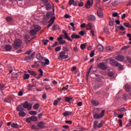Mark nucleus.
<instances>
[{"mask_svg":"<svg viewBox=\"0 0 131 131\" xmlns=\"http://www.w3.org/2000/svg\"><path fill=\"white\" fill-rule=\"evenodd\" d=\"M97 15L100 18H103V12L101 11H97Z\"/></svg>","mask_w":131,"mask_h":131,"instance_id":"2f4dec72","label":"nucleus"},{"mask_svg":"<svg viewBox=\"0 0 131 131\" xmlns=\"http://www.w3.org/2000/svg\"><path fill=\"white\" fill-rule=\"evenodd\" d=\"M118 28H120V30H122V31H124V30H125V28L123 27V26H121L120 27H117Z\"/></svg>","mask_w":131,"mask_h":131,"instance_id":"09e8293b","label":"nucleus"},{"mask_svg":"<svg viewBox=\"0 0 131 131\" xmlns=\"http://www.w3.org/2000/svg\"><path fill=\"white\" fill-rule=\"evenodd\" d=\"M79 4V1H74V3L73 4V5L74 6H77Z\"/></svg>","mask_w":131,"mask_h":131,"instance_id":"8fccbe9b","label":"nucleus"},{"mask_svg":"<svg viewBox=\"0 0 131 131\" xmlns=\"http://www.w3.org/2000/svg\"><path fill=\"white\" fill-rule=\"evenodd\" d=\"M62 33H64V38L66 39L69 40V41H71V42H72V41H73L72 40V39H71V38H70V37H69V36H68V33H67V32H66V31H65L64 30H63Z\"/></svg>","mask_w":131,"mask_h":131,"instance_id":"0eeeda50","label":"nucleus"},{"mask_svg":"<svg viewBox=\"0 0 131 131\" xmlns=\"http://www.w3.org/2000/svg\"><path fill=\"white\" fill-rule=\"evenodd\" d=\"M74 3V0H69V4L70 6L73 5Z\"/></svg>","mask_w":131,"mask_h":131,"instance_id":"bf43d9fd","label":"nucleus"},{"mask_svg":"<svg viewBox=\"0 0 131 131\" xmlns=\"http://www.w3.org/2000/svg\"><path fill=\"white\" fill-rule=\"evenodd\" d=\"M38 73L39 76L36 77L37 79H39L41 78V76H43V71H42V69H40L39 70H38Z\"/></svg>","mask_w":131,"mask_h":131,"instance_id":"9d476101","label":"nucleus"},{"mask_svg":"<svg viewBox=\"0 0 131 131\" xmlns=\"http://www.w3.org/2000/svg\"><path fill=\"white\" fill-rule=\"evenodd\" d=\"M66 102H70L71 100H72V98H70L68 97H66L64 99Z\"/></svg>","mask_w":131,"mask_h":131,"instance_id":"a19ab883","label":"nucleus"},{"mask_svg":"<svg viewBox=\"0 0 131 131\" xmlns=\"http://www.w3.org/2000/svg\"><path fill=\"white\" fill-rule=\"evenodd\" d=\"M88 19L89 21H95L96 20V17L93 15H90L88 16Z\"/></svg>","mask_w":131,"mask_h":131,"instance_id":"dca6fc26","label":"nucleus"},{"mask_svg":"<svg viewBox=\"0 0 131 131\" xmlns=\"http://www.w3.org/2000/svg\"><path fill=\"white\" fill-rule=\"evenodd\" d=\"M79 34L81 36H83L84 35V31H81L79 33Z\"/></svg>","mask_w":131,"mask_h":131,"instance_id":"4d7b16f0","label":"nucleus"},{"mask_svg":"<svg viewBox=\"0 0 131 131\" xmlns=\"http://www.w3.org/2000/svg\"><path fill=\"white\" fill-rule=\"evenodd\" d=\"M41 29V28L38 26H35L34 27V29H32L30 31V35H35L37 32Z\"/></svg>","mask_w":131,"mask_h":131,"instance_id":"f03ea898","label":"nucleus"},{"mask_svg":"<svg viewBox=\"0 0 131 131\" xmlns=\"http://www.w3.org/2000/svg\"><path fill=\"white\" fill-rule=\"evenodd\" d=\"M41 2L43 4H44V5H46L49 3V0H41Z\"/></svg>","mask_w":131,"mask_h":131,"instance_id":"6e6d98bb","label":"nucleus"},{"mask_svg":"<svg viewBox=\"0 0 131 131\" xmlns=\"http://www.w3.org/2000/svg\"><path fill=\"white\" fill-rule=\"evenodd\" d=\"M118 16H119V15L117 12H115L113 13V17H118Z\"/></svg>","mask_w":131,"mask_h":131,"instance_id":"864d4df0","label":"nucleus"},{"mask_svg":"<svg viewBox=\"0 0 131 131\" xmlns=\"http://www.w3.org/2000/svg\"><path fill=\"white\" fill-rule=\"evenodd\" d=\"M28 72L31 75H32L33 76H36L37 75V73L34 71H31V70H28Z\"/></svg>","mask_w":131,"mask_h":131,"instance_id":"a211bd4d","label":"nucleus"},{"mask_svg":"<svg viewBox=\"0 0 131 131\" xmlns=\"http://www.w3.org/2000/svg\"><path fill=\"white\" fill-rule=\"evenodd\" d=\"M22 46V41L20 39H16L14 40L13 47L14 49H18Z\"/></svg>","mask_w":131,"mask_h":131,"instance_id":"7ed1b4c3","label":"nucleus"},{"mask_svg":"<svg viewBox=\"0 0 131 131\" xmlns=\"http://www.w3.org/2000/svg\"><path fill=\"white\" fill-rule=\"evenodd\" d=\"M94 56H95V50L92 51L90 54L91 58H93Z\"/></svg>","mask_w":131,"mask_h":131,"instance_id":"a18cd8bd","label":"nucleus"},{"mask_svg":"<svg viewBox=\"0 0 131 131\" xmlns=\"http://www.w3.org/2000/svg\"><path fill=\"white\" fill-rule=\"evenodd\" d=\"M52 14H53V12L52 11L48 12L46 14L47 18H48V19H49V18H51V16H52Z\"/></svg>","mask_w":131,"mask_h":131,"instance_id":"7c9ffc66","label":"nucleus"},{"mask_svg":"<svg viewBox=\"0 0 131 131\" xmlns=\"http://www.w3.org/2000/svg\"><path fill=\"white\" fill-rule=\"evenodd\" d=\"M62 50L64 51L63 52H66V53H67V52H70V50L68 48L67 45L62 47Z\"/></svg>","mask_w":131,"mask_h":131,"instance_id":"b1692460","label":"nucleus"},{"mask_svg":"<svg viewBox=\"0 0 131 131\" xmlns=\"http://www.w3.org/2000/svg\"><path fill=\"white\" fill-rule=\"evenodd\" d=\"M23 107L25 109H27L29 111L31 110L32 104L31 103H28V101H25L23 104Z\"/></svg>","mask_w":131,"mask_h":131,"instance_id":"20e7f679","label":"nucleus"},{"mask_svg":"<svg viewBox=\"0 0 131 131\" xmlns=\"http://www.w3.org/2000/svg\"><path fill=\"white\" fill-rule=\"evenodd\" d=\"M127 36L129 38V40L131 41V34H129V33L127 34Z\"/></svg>","mask_w":131,"mask_h":131,"instance_id":"338daca9","label":"nucleus"},{"mask_svg":"<svg viewBox=\"0 0 131 131\" xmlns=\"http://www.w3.org/2000/svg\"><path fill=\"white\" fill-rule=\"evenodd\" d=\"M99 112H100V108H96L94 110L93 112V118L94 119H101V118H103L104 117V115H105V110L101 111L100 114H99Z\"/></svg>","mask_w":131,"mask_h":131,"instance_id":"f257e3e1","label":"nucleus"},{"mask_svg":"<svg viewBox=\"0 0 131 131\" xmlns=\"http://www.w3.org/2000/svg\"><path fill=\"white\" fill-rule=\"evenodd\" d=\"M97 49L100 52H102V51H103L104 50V47L101 45H98L97 46Z\"/></svg>","mask_w":131,"mask_h":131,"instance_id":"cd10ccee","label":"nucleus"},{"mask_svg":"<svg viewBox=\"0 0 131 131\" xmlns=\"http://www.w3.org/2000/svg\"><path fill=\"white\" fill-rule=\"evenodd\" d=\"M97 66L99 69H102V70H106L107 69V66L105 65L104 62L98 63Z\"/></svg>","mask_w":131,"mask_h":131,"instance_id":"423d86ee","label":"nucleus"},{"mask_svg":"<svg viewBox=\"0 0 131 131\" xmlns=\"http://www.w3.org/2000/svg\"><path fill=\"white\" fill-rule=\"evenodd\" d=\"M46 124L43 123V122H39L38 123V127H40V128H46Z\"/></svg>","mask_w":131,"mask_h":131,"instance_id":"2eb2a0df","label":"nucleus"},{"mask_svg":"<svg viewBox=\"0 0 131 131\" xmlns=\"http://www.w3.org/2000/svg\"><path fill=\"white\" fill-rule=\"evenodd\" d=\"M85 43H83L80 45V49L81 50H84L85 49Z\"/></svg>","mask_w":131,"mask_h":131,"instance_id":"49530a36","label":"nucleus"},{"mask_svg":"<svg viewBox=\"0 0 131 131\" xmlns=\"http://www.w3.org/2000/svg\"><path fill=\"white\" fill-rule=\"evenodd\" d=\"M33 108L35 110H36V109H38V108H39V104L36 103L34 105Z\"/></svg>","mask_w":131,"mask_h":131,"instance_id":"ea45409f","label":"nucleus"},{"mask_svg":"<svg viewBox=\"0 0 131 131\" xmlns=\"http://www.w3.org/2000/svg\"><path fill=\"white\" fill-rule=\"evenodd\" d=\"M104 124V122L103 121H101L100 123L99 124V125L97 126V127L98 128H101L103 126V125Z\"/></svg>","mask_w":131,"mask_h":131,"instance_id":"37998d69","label":"nucleus"},{"mask_svg":"<svg viewBox=\"0 0 131 131\" xmlns=\"http://www.w3.org/2000/svg\"><path fill=\"white\" fill-rule=\"evenodd\" d=\"M36 58L37 60H39V61H45V60H46V57L41 56L40 53L37 54L36 56Z\"/></svg>","mask_w":131,"mask_h":131,"instance_id":"6e6552de","label":"nucleus"},{"mask_svg":"<svg viewBox=\"0 0 131 131\" xmlns=\"http://www.w3.org/2000/svg\"><path fill=\"white\" fill-rule=\"evenodd\" d=\"M104 31L105 33H106V34H109V30L108 29V28L105 27L104 28Z\"/></svg>","mask_w":131,"mask_h":131,"instance_id":"c03bdc74","label":"nucleus"},{"mask_svg":"<svg viewBox=\"0 0 131 131\" xmlns=\"http://www.w3.org/2000/svg\"><path fill=\"white\" fill-rule=\"evenodd\" d=\"M115 59L117 61H119L120 62H122V61H123L125 59V58L124 57V56L122 55H119L118 56H116Z\"/></svg>","mask_w":131,"mask_h":131,"instance_id":"9b49d317","label":"nucleus"},{"mask_svg":"<svg viewBox=\"0 0 131 131\" xmlns=\"http://www.w3.org/2000/svg\"><path fill=\"white\" fill-rule=\"evenodd\" d=\"M71 38H72V39H77V38H81V37L79 35H76V34L75 33H73L72 34V35L71 36Z\"/></svg>","mask_w":131,"mask_h":131,"instance_id":"4468645a","label":"nucleus"},{"mask_svg":"<svg viewBox=\"0 0 131 131\" xmlns=\"http://www.w3.org/2000/svg\"><path fill=\"white\" fill-rule=\"evenodd\" d=\"M57 29H60V27L58 25H54L52 27L53 31H55V30H57Z\"/></svg>","mask_w":131,"mask_h":131,"instance_id":"a878e982","label":"nucleus"},{"mask_svg":"<svg viewBox=\"0 0 131 131\" xmlns=\"http://www.w3.org/2000/svg\"><path fill=\"white\" fill-rule=\"evenodd\" d=\"M93 4H94L93 1L91 2L90 0H88L87 1V3L85 4V7L87 9H90V8H91V7H92V6H93Z\"/></svg>","mask_w":131,"mask_h":131,"instance_id":"1a4fd4ad","label":"nucleus"},{"mask_svg":"<svg viewBox=\"0 0 131 131\" xmlns=\"http://www.w3.org/2000/svg\"><path fill=\"white\" fill-rule=\"evenodd\" d=\"M98 121H95L94 122V128H97V127H98Z\"/></svg>","mask_w":131,"mask_h":131,"instance_id":"79ce46f5","label":"nucleus"},{"mask_svg":"<svg viewBox=\"0 0 131 131\" xmlns=\"http://www.w3.org/2000/svg\"><path fill=\"white\" fill-rule=\"evenodd\" d=\"M53 14H52V16L53 17H52L49 21V23L50 22H51V23L54 24V22H55V20L56 19V17H55V9L54 8H53Z\"/></svg>","mask_w":131,"mask_h":131,"instance_id":"f8f14e48","label":"nucleus"},{"mask_svg":"<svg viewBox=\"0 0 131 131\" xmlns=\"http://www.w3.org/2000/svg\"><path fill=\"white\" fill-rule=\"evenodd\" d=\"M125 89L126 92H130V86L128 84L125 85Z\"/></svg>","mask_w":131,"mask_h":131,"instance_id":"c756f323","label":"nucleus"},{"mask_svg":"<svg viewBox=\"0 0 131 131\" xmlns=\"http://www.w3.org/2000/svg\"><path fill=\"white\" fill-rule=\"evenodd\" d=\"M45 61L46 65H49L50 64V60H49V59H46L45 58Z\"/></svg>","mask_w":131,"mask_h":131,"instance_id":"603ef678","label":"nucleus"},{"mask_svg":"<svg viewBox=\"0 0 131 131\" xmlns=\"http://www.w3.org/2000/svg\"><path fill=\"white\" fill-rule=\"evenodd\" d=\"M62 35H60L59 36V37H58V38H57L58 41H60V40H62V39H63V37H62Z\"/></svg>","mask_w":131,"mask_h":131,"instance_id":"e2e57ef3","label":"nucleus"},{"mask_svg":"<svg viewBox=\"0 0 131 131\" xmlns=\"http://www.w3.org/2000/svg\"><path fill=\"white\" fill-rule=\"evenodd\" d=\"M16 110L19 112H20L21 111H24V108H23L22 105H19L18 106H17Z\"/></svg>","mask_w":131,"mask_h":131,"instance_id":"5701e85b","label":"nucleus"},{"mask_svg":"<svg viewBox=\"0 0 131 131\" xmlns=\"http://www.w3.org/2000/svg\"><path fill=\"white\" fill-rule=\"evenodd\" d=\"M4 49L7 51H11V50H12V46L10 45H7L5 46Z\"/></svg>","mask_w":131,"mask_h":131,"instance_id":"412c9836","label":"nucleus"},{"mask_svg":"<svg viewBox=\"0 0 131 131\" xmlns=\"http://www.w3.org/2000/svg\"><path fill=\"white\" fill-rule=\"evenodd\" d=\"M124 26L127 27V28H131V25L129 23H123Z\"/></svg>","mask_w":131,"mask_h":131,"instance_id":"f704fd0d","label":"nucleus"},{"mask_svg":"<svg viewBox=\"0 0 131 131\" xmlns=\"http://www.w3.org/2000/svg\"><path fill=\"white\" fill-rule=\"evenodd\" d=\"M47 11H50L52 9V5L50 3L45 4Z\"/></svg>","mask_w":131,"mask_h":131,"instance_id":"6ab92c4d","label":"nucleus"},{"mask_svg":"<svg viewBox=\"0 0 131 131\" xmlns=\"http://www.w3.org/2000/svg\"><path fill=\"white\" fill-rule=\"evenodd\" d=\"M118 123H119L120 126H122V120L119 119L118 121Z\"/></svg>","mask_w":131,"mask_h":131,"instance_id":"774afa93","label":"nucleus"},{"mask_svg":"<svg viewBox=\"0 0 131 131\" xmlns=\"http://www.w3.org/2000/svg\"><path fill=\"white\" fill-rule=\"evenodd\" d=\"M31 119L32 121H33L34 122L35 121H37V117L32 116H31Z\"/></svg>","mask_w":131,"mask_h":131,"instance_id":"473e14b6","label":"nucleus"},{"mask_svg":"<svg viewBox=\"0 0 131 131\" xmlns=\"http://www.w3.org/2000/svg\"><path fill=\"white\" fill-rule=\"evenodd\" d=\"M59 43H60V45H63L64 43H66V41L64 40H61L59 41Z\"/></svg>","mask_w":131,"mask_h":131,"instance_id":"13d9d810","label":"nucleus"},{"mask_svg":"<svg viewBox=\"0 0 131 131\" xmlns=\"http://www.w3.org/2000/svg\"><path fill=\"white\" fill-rule=\"evenodd\" d=\"M31 59H33L31 55L30 56H26L25 57V61H27V62H30L31 61Z\"/></svg>","mask_w":131,"mask_h":131,"instance_id":"aec40b11","label":"nucleus"},{"mask_svg":"<svg viewBox=\"0 0 131 131\" xmlns=\"http://www.w3.org/2000/svg\"><path fill=\"white\" fill-rule=\"evenodd\" d=\"M108 75L110 76V77H112V76H113V73L112 72H108Z\"/></svg>","mask_w":131,"mask_h":131,"instance_id":"0e129e2a","label":"nucleus"},{"mask_svg":"<svg viewBox=\"0 0 131 131\" xmlns=\"http://www.w3.org/2000/svg\"><path fill=\"white\" fill-rule=\"evenodd\" d=\"M68 58V55H65V52L62 51L60 53L58 59L60 60Z\"/></svg>","mask_w":131,"mask_h":131,"instance_id":"39448f33","label":"nucleus"},{"mask_svg":"<svg viewBox=\"0 0 131 131\" xmlns=\"http://www.w3.org/2000/svg\"><path fill=\"white\" fill-rule=\"evenodd\" d=\"M61 51V47H56V48H55V51H56V52H59V51Z\"/></svg>","mask_w":131,"mask_h":131,"instance_id":"680f3d73","label":"nucleus"},{"mask_svg":"<svg viewBox=\"0 0 131 131\" xmlns=\"http://www.w3.org/2000/svg\"><path fill=\"white\" fill-rule=\"evenodd\" d=\"M32 52H33V51L30 50V51H28V52H26L25 53V54H26V55H30V54H31V53H32Z\"/></svg>","mask_w":131,"mask_h":131,"instance_id":"69168bd1","label":"nucleus"},{"mask_svg":"<svg viewBox=\"0 0 131 131\" xmlns=\"http://www.w3.org/2000/svg\"><path fill=\"white\" fill-rule=\"evenodd\" d=\"M68 85H67L66 86H63L62 88L61 91H67V90H68Z\"/></svg>","mask_w":131,"mask_h":131,"instance_id":"5fc2aeb1","label":"nucleus"},{"mask_svg":"<svg viewBox=\"0 0 131 131\" xmlns=\"http://www.w3.org/2000/svg\"><path fill=\"white\" fill-rule=\"evenodd\" d=\"M26 122H28V123H30V122H31V121H32L31 117L27 118L26 120Z\"/></svg>","mask_w":131,"mask_h":131,"instance_id":"de8ad7c7","label":"nucleus"},{"mask_svg":"<svg viewBox=\"0 0 131 131\" xmlns=\"http://www.w3.org/2000/svg\"><path fill=\"white\" fill-rule=\"evenodd\" d=\"M18 115L20 117H25V116H26V113L23 111L19 112Z\"/></svg>","mask_w":131,"mask_h":131,"instance_id":"bb28decb","label":"nucleus"},{"mask_svg":"<svg viewBox=\"0 0 131 131\" xmlns=\"http://www.w3.org/2000/svg\"><path fill=\"white\" fill-rule=\"evenodd\" d=\"M11 127H13V128H18V124L15 123H13L11 124Z\"/></svg>","mask_w":131,"mask_h":131,"instance_id":"4c0bfd02","label":"nucleus"},{"mask_svg":"<svg viewBox=\"0 0 131 131\" xmlns=\"http://www.w3.org/2000/svg\"><path fill=\"white\" fill-rule=\"evenodd\" d=\"M71 114H72V112L70 111H66V112L63 113V115L66 117H67V116H69V115H71Z\"/></svg>","mask_w":131,"mask_h":131,"instance_id":"4be33fe9","label":"nucleus"},{"mask_svg":"<svg viewBox=\"0 0 131 131\" xmlns=\"http://www.w3.org/2000/svg\"><path fill=\"white\" fill-rule=\"evenodd\" d=\"M30 115H36L37 114V112L35 111H31L29 112Z\"/></svg>","mask_w":131,"mask_h":131,"instance_id":"72a5a7b5","label":"nucleus"},{"mask_svg":"<svg viewBox=\"0 0 131 131\" xmlns=\"http://www.w3.org/2000/svg\"><path fill=\"white\" fill-rule=\"evenodd\" d=\"M11 101L12 99H11V98H6L4 99V101L6 103H11Z\"/></svg>","mask_w":131,"mask_h":131,"instance_id":"c9c22d12","label":"nucleus"},{"mask_svg":"<svg viewBox=\"0 0 131 131\" xmlns=\"http://www.w3.org/2000/svg\"><path fill=\"white\" fill-rule=\"evenodd\" d=\"M92 28H93V24H92L91 23H89L86 25L87 30H92Z\"/></svg>","mask_w":131,"mask_h":131,"instance_id":"393cba45","label":"nucleus"},{"mask_svg":"<svg viewBox=\"0 0 131 131\" xmlns=\"http://www.w3.org/2000/svg\"><path fill=\"white\" fill-rule=\"evenodd\" d=\"M110 63L112 66H117V64H118V62L114 59H111Z\"/></svg>","mask_w":131,"mask_h":131,"instance_id":"ddd939ff","label":"nucleus"},{"mask_svg":"<svg viewBox=\"0 0 131 131\" xmlns=\"http://www.w3.org/2000/svg\"><path fill=\"white\" fill-rule=\"evenodd\" d=\"M91 103L92 104V105H93V106H98V105L100 104V103L98 101L95 100L94 99H92L91 100Z\"/></svg>","mask_w":131,"mask_h":131,"instance_id":"f3484780","label":"nucleus"},{"mask_svg":"<svg viewBox=\"0 0 131 131\" xmlns=\"http://www.w3.org/2000/svg\"><path fill=\"white\" fill-rule=\"evenodd\" d=\"M90 73H91V69H88L86 73V79H88L89 78V76H90Z\"/></svg>","mask_w":131,"mask_h":131,"instance_id":"58836bf2","label":"nucleus"},{"mask_svg":"<svg viewBox=\"0 0 131 131\" xmlns=\"http://www.w3.org/2000/svg\"><path fill=\"white\" fill-rule=\"evenodd\" d=\"M30 77V75L27 74H25L24 75V79H28Z\"/></svg>","mask_w":131,"mask_h":131,"instance_id":"e433bc0d","label":"nucleus"},{"mask_svg":"<svg viewBox=\"0 0 131 131\" xmlns=\"http://www.w3.org/2000/svg\"><path fill=\"white\" fill-rule=\"evenodd\" d=\"M116 67H118L119 68V69H120V70L122 69V68H123L122 66L118 62V64H117Z\"/></svg>","mask_w":131,"mask_h":131,"instance_id":"3c124183","label":"nucleus"},{"mask_svg":"<svg viewBox=\"0 0 131 131\" xmlns=\"http://www.w3.org/2000/svg\"><path fill=\"white\" fill-rule=\"evenodd\" d=\"M6 21H7V22H13L14 18L11 16H8L6 17Z\"/></svg>","mask_w":131,"mask_h":131,"instance_id":"c85d7f7f","label":"nucleus"},{"mask_svg":"<svg viewBox=\"0 0 131 131\" xmlns=\"http://www.w3.org/2000/svg\"><path fill=\"white\" fill-rule=\"evenodd\" d=\"M64 18H66V19H69V18H71V16L68 15V14H66L64 15Z\"/></svg>","mask_w":131,"mask_h":131,"instance_id":"052dcab7","label":"nucleus"}]
</instances>
